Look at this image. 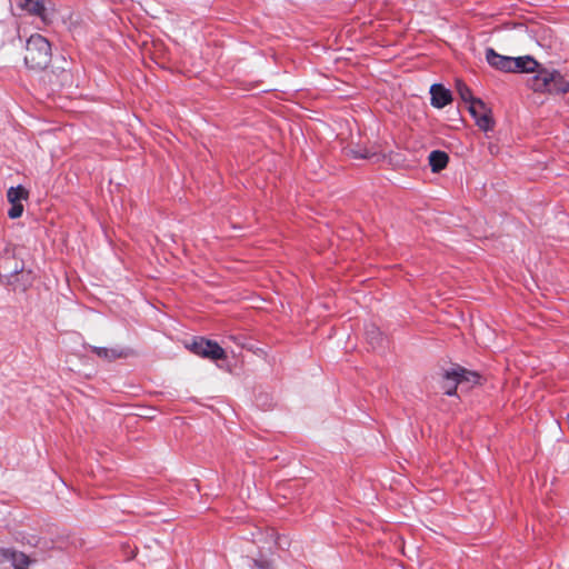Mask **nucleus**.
<instances>
[{"mask_svg":"<svg viewBox=\"0 0 569 569\" xmlns=\"http://www.w3.org/2000/svg\"><path fill=\"white\" fill-rule=\"evenodd\" d=\"M51 62V44L41 34L30 36L26 44L24 63L29 69L43 70Z\"/></svg>","mask_w":569,"mask_h":569,"instance_id":"obj_1","label":"nucleus"},{"mask_svg":"<svg viewBox=\"0 0 569 569\" xmlns=\"http://www.w3.org/2000/svg\"><path fill=\"white\" fill-rule=\"evenodd\" d=\"M530 87L537 92L567 93L569 81L557 70H539L530 80Z\"/></svg>","mask_w":569,"mask_h":569,"instance_id":"obj_2","label":"nucleus"},{"mask_svg":"<svg viewBox=\"0 0 569 569\" xmlns=\"http://www.w3.org/2000/svg\"><path fill=\"white\" fill-rule=\"evenodd\" d=\"M480 376L476 371H470L463 367L456 366L451 370L445 371L442 376L441 389L445 395H456L457 387L462 382L478 383Z\"/></svg>","mask_w":569,"mask_h":569,"instance_id":"obj_3","label":"nucleus"},{"mask_svg":"<svg viewBox=\"0 0 569 569\" xmlns=\"http://www.w3.org/2000/svg\"><path fill=\"white\" fill-rule=\"evenodd\" d=\"M189 349L197 356L208 358L211 360L226 359V351L219 346L218 342L206 339L203 337H196Z\"/></svg>","mask_w":569,"mask_h":569,"instance_id":"obj_4","label":"nucleus"},{"mask_svg":"<svg viewBox=\"0 0 569 569\" xmlns=\"http://www.w3.org/2000/svg\"><path fill=\"white\" fill-rule=\"evenodd\" d=\"M469 112L476 121V124L483 131H491L495 127V121L491 117L490 110L485 102L480 99L472 101L468 106Z\"/></svg>","mask_w":569,"mask_h":569,"instance_id":"obj_5","label":"nucleus"},{"mask_svg":"<svg viewBox=\"0 0 569 569\" xmlns=\"http://www.w3.org/2000/svg\"><path fill=\"white\" fill-rule=\"evenodd\" d=\"M30 563L31 559L23 552L11 548L0 549V565H8L13 569H28Z\"/></svg>","mask_w":569,"mask_h":569,"instance_id":"obj_6","label":"nucleus"},{"mask_svg":"<svg viewBox=\"0 0 569 569\" xmlns=\"http://www.w3.org/2000/svg\"><path fill=\"white\" fill-rule=\"evenodd\" d=\"M430 96V103L437 109H442L452 101L451 91L440 83L431 86Z\"/></svg>","mask_w":569,"mask_h":569,"instance_id":"obj_7","label":"nucleus"},{"mask_svg":"<svg viewBox=\"0 0 569 569\" xmlns=\"http://www.w3.org/2000/svg\"><path fill=\"white\" fill-rule=\"evenodd\" d=\"M486 60L492 68L505 71V72H511L512 71V57L501 56L497 53L492 48L486 49Z\"/></svg>","mask_w":569,"mask_h":569,"instance_id":"obj_8","label":"nucleus"},{"mask_svg":"<svg viewBox=\"0 0 569 569\" xmlns=\"http://www.w3.org/2000/svg\"><path fill=\"white\" fill-rule=\"evenodd\" d=\"M19 7L29 14L39 17L43 22L48 21L42 0H20Z\"/></svg>","mask_w":569,"mask_h":569,"instance_id":"obj_9","label":"nucleus"},{"mask_svg":"<svg viewBox=\"0 0 569 569\" xmlns=\"http://www.w3.org/2000/svg\"><path fill=\"white\" fill-rule=\"evenodd\" d=\"M91 351L99 358L112 361L128 356V351L122 348L90 347Z\"/></svg>","mask_w":569,"mask_h":569,"instance_id":"obj_10","label":"nucleus"},{"mask_svg":"<svg viewBox=\"0 0 569 569\" xmlns=\"http://www.w3.org/2000/svg\"><path fill=\"white\" fill-rule=\"evenodd\" d=\"M539 63L530 56L513 58L511 72H535Z\"/></svg>","mask_w":569,"mask_h":569,"instance_id":"obj_11","label":"nucleus"},{"mask_svg":"<svg viewBox=\"0 0 569 569\" xmlns=\"http://www.w3.org/2000/svg\"><path fill=\"white\" fill-rule=\"evenodd\" d=\"M449 157L445 151L433 150L429 154V164L433 172H439L448 164Z\"/></svg>","mask_w":569,"mask_h":569,"instance_id":"obj_12","label":"nucleus"},{"mask_svg":"<svg viewBox=\"0 0 569 569\" xmlns=\"http://www.w3.org/2000/svg\"><path fill=\"white\" fill-rule=\"evenodd\" d=\"M366 338L373 349L381 347L383 342V335L376 325L366 327Z\"/></svg>","mask_w":569,"mask_h":569,"instance_id":"obj_13","label":"nucleus"},{"mask_svg":"<svg viewBox=\"0 0 569 569\" xmlns=\"http://www.w3.org/2000/svg\"><path fill=\"white\" fill-rule=\"evenodd\" d=\"M28 191L22 186L10 187L7 191V199L10 203L21 202L28 198Z\"/></svg>","mask_w":569,"mask_h":569,"instance_id":"obj_14","label":"nucleus"},{"mask_svg":"<svg viewBox=\"0 0 569 569\" xmlns=\"http://www.w3.org/2000/svg\"><path fill=\"white\" fill-rule=\"evenodd\" d=\"M456 88L459 97L466 103L470 104L472 101L478 100V98L472 96L471 89L463 81L457 80Z\"/></svg>","mask_w":569,"mask_h":569,"instance_id":"obj_15","label":"nucleus"},{"mask_svg":"<svg viewBox=\"0 0 569 569\" xmlns=\"http://www.w3.org/2000/svg\"><path fill=\"white\" fill-rule=\"evenodd\" d=\"M11 207L8 210V217L10 219H17L20 218L23 213V204L21 202H14L10 203Z\"/></svg>","mask_w":569,"mask_h":569,"instance_id":"obj_16","label":"nucleus"},{"mask_svg":"<svg viewBox=\"0 0 569 569\" xmlns=\"http://www.w3.org/2000/svg\"><path fill=\"white\" fill-rule=\"evenodd\" d=\"M253 569H273V567L263 560H253Z\"/></svg>","mask_w":569,"mask_h":569,"instance_id":"obj_17","label":"nucleus"},{"mask_svg":"<svg viewBox=\"0 0 569 569\" xmlns=\"http://www.w3.org/2000/svg\"><path fill=\"white\" fill-rule=\"evenodd\" d=\"M353 153V157L355 158H363V159H368L371 157V154L369 152H365V153H359L357 151H352Z\"/></svg>","mask_w":569,"mask_h":569,"instance_id":"obj_18","label":"nucleus"}]
</instances>
